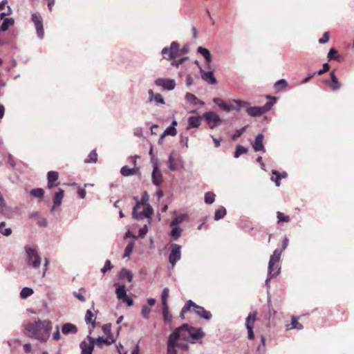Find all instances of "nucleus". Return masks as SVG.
Masks as SVG:
<instances>
[{"label":"nucleus","instance_id":"obj_1","mask_svg":"<svg viewBox=\"0 0 354 354\" xmlns=\"http://www.w3.org/2000/svg\"><path fill=\"white\" fill-rule=\"evenodd\" d=\"M24 333L30 338L41 342H46L50 337L53 329V323L48 319H35L34 322H28L24 324Z\"/></svg>","mask_w":354,"mask_h":354},{"label":"nucleus","instance_id":"obj_2","mask_svg":"<svg viewBox=\"0 0 354 354\" xmlns=\"http://www.w3.org/2000/svg\"><path fill=\"white\" fill-rule=\"evenodd\" d=\"M281 250L276 249L273 254L270 256L268 268V277L266 280V286H267L268 289L270 288V278L277 277L280 272L281 268L279 265V261L281 255Z\"/></svg>","mask_w":354,"mask_h":354},{"label":"nucleus","instance_id":"obj_3","mask_svg":"<svg viewBox=\"0 0 354 354\" xmlns=\"http://www.w3.org/2000/svg\"><path fill=\"white\" fill-rule=\"evenodd\" d=\"M24 250L27 265L34 269H38L41 266V258L37 249L31 245H26Z\"/></svg>","mask_w":354,"mask_h":354},{"label":"nucleus","instance_id":"obj_4","mask_svg":"<svg viewBox=\"0 0 354 354\" xmlns=\"http://www.w3.org/2000/svg\"><path fill=\"white\" fill-rule=\"evenodd\" d=\"M193 308L194 312L201 318L209 320L212 318V313L206 310L203 306H198L192 300H188L183 306V312H188Z\"/></svg>","mask_w":354,"mask_h":354},{"label":"nucleus","instance_id":"obj_5","mask_svg":"<svg viewBox=\"0 0 354 354\" xmlns=\"http://www.w3.org/2000/svg\"><path fill=\"white\" fill-rule=\"evenodd\" d=\"M176 329H179L178 334L180 335V337L185 338L183 335L184 332H187L188 335L194 340L203 338L205 336V333L202 328H195L192 326H189L187 324H184Z\"/></svg>","mask_w":354,"mask_h":354},{"label":"nucleus","instance_id":"obj_6","mask_svg":"<svg viewBox=\"0 0 354 354\" xmlns=\"http://www.w3.org/2000/svg\"><path fill=\"white\" fill-rule=\"evenodd\" d=\"M179 44L177 41H172L170 46L165 47L162 50V55L164 59L173 60L180 56Z\"/></svg>","mask_w":354,"mask_h":354},{"label":"nucleus","instance_id":"obj_7","mask_svg":"<svg viewBox=\"0 0 354 354\" xmlns=\"http://www.w3.org/2000/svg\"><path fill=\"white\" fill-rule=\"evenodd\" d=\"M145 206L144 209L141 212H138V210L140 209V206L139 204H136L133 208L132 216L133 218L136 220L140 221L143 219L144 218H150L153 212V209L149 204L143 205Z\"/></svg>","mask_w":354,"mask_h":354},{"label":"nucleus","instance_id":"obj_8","mask_svg":"<svg viewBox=\"0 0 354 354\" xmlns=\"http://www.w3.org/2000/svg\"><path fill=\"white\" fill-rule=\"evenodd\" d=\"M179 329H175L169 336L167 343V354H177V341L180 338Z\"/></svg>","mask_w":354,"mask_h":354},{"label":"nucleus","instance_id":"obj_9","mask_svg":"<svg viewBox=\"0 0 354 354\" xmlns=\"http://www.w3.org/2000/svg\"><path fill=\"white\" fill-rule=\"evenodd\" d=\"M181 259V246L180 245L172 243L170 245V254L168 261L173 268L176 262Z\"/></svg>","mask_w":354,"mask_h":354},{"label":"nucleus","instance_id":"obj_10","mask_svg":"<svg viewBox=\"0 0 354 354\" xmlns=\"http://www.w3.org/2000/svg\"><path fill=\"white\" fill-rule=\"evenodd\" d=\"M209 125L210 129H214L219 125L221 122V119L219 115L214 111H207L203 113V116Z\"/></svg>","mask_w":354,"mask_h":354},{"label":"nucleus","instance_id":"obj_11","mask_svg":"<svg viewBox=\"0 0 354 354\" xmlns=\"http://www.w3.org/2000/svg\"><path fill=\"white\" fill-rule=\"evenodd\" d=\"M154 83L157 86L162 87L166 91H172L176 87V82L174 79L158 78Z\"/></svg>","mask_w":354,"mask_h":354},{"label":"nucleus","instance_id":"obj_12","mask_svg":"<svg viewBox=\"0 0 354 354\" xmlns=\"http://www.w3.org/2000/svg\"><path fill=\"white\" fill-rule=\"evenodd\" d=\"M87 339L88 342L84 340L80 343L81 354H92L93 353L95 342V338L88 335Z\"/></svg>","mask_w":354,"mask_h":354},{"label":"nucleus","instance_id":"obj_13","mask_svg":"<svg viewBox=\"0 0 354 354\" xmlns=\"http://www.w3.org/2000/svg\"><path fill=\"white\" fill-rule=\"evenodd\" d=\"M32 21H33V23L35 24L37 37L39 39H43L44 36V32L43 21H42L41 17L39 15H38L37 14L33 13L32 15Z\"/></svg>","mask_w":354,"mask_h":354},{"label":"nucleus","instance_id":"obj_14","mask_svg":"<svg viewBox=\"0 0 354 354\" xmlns=\"http://www.w3.org/2000/svg\"><path fill=\"white\" fill-rule=\"evenodd\" d=\"M263 135L262 133H259L252 143V147L255 151H263L265 152L266 149L263 144Z\"/></svg>","mask_w":354,"mask_h":354},{"label":"nucleus","instance_id":"obj_15","mask_svg":"<svg viewBox=\"0 0 354 354\" xmlns=\"http://www.w3.org/2000/svg\"><path fill=\"white\" fill-rule=\"evenodd\" d=\"M200 72L201 77L204 81L209 82L210 84H215L217 82L216 79L214 76L213 72L205 71L201 67H200Z\"/></svg>","mask_w":354,"mask_h":354},{"label":"nucleus","instance_id":"obj_16","mask_svg":"<svg viewBox=\"0 0 354 354\" xmlns=\"http://www.w3.org/2000/svg\"><path fill=\"white\" fill-rule=\"evenodd\" d=\"M152 183L156 186H160L162 183V174L160 169L153 170L151 174Z\"/></svg>","mask_w":354,"mask_h":354},{"label":"nucleus","instance_id":"obj_17","mask_svg":"<svg viewBox=\"0 0 354 354\" xmlns=\"http://www.w3.org/2000/svg\"><path fill=\"white\" fill-rule=\"evenodd\" d=\"M62 332L64 335L75 334L77 332V328L71 323H66L62 326Z\"/></svg>","mask_w":354,"mask_h":354},{"label":"nucleus","instance_id":"obj_18","mask_svg":"<svg viewBox=\"0 0 354 354\" xmlns=\"http://www.w3.org/2000/svg\"><path fill=\"white\" fill-rule=\"evenodd\" d=\"M185 100L187 102L194 104V105H199L203 106L204 105V102L199 99H198L194 94L191 93H187L185 96Z\"/></svg>","mask_w":354,"mask_h":354},{"label":"nucleus","instance_id":"obj_19","mask_svg":"<svg viewBox=\"0 0 354 354\" xmlns=\"http://www.w3.org/2000/svg\"><path fill=\"white\" fill-rule=\"evenodd\" d=\"M197 52L205 58V61L207 63L208 68H209V64L212 62V55L210 54L209 50L205 48L199 46L197 48Z\"/></svg>","mask_w":354,"mask_h":354},{"label":"nucleus","instance_id":"obj_20","mask_svg":"<svg viewBox=\"0 0 354 354\" xmlns=\"http://www.w3.org/2000/svg\"><path fill=\"white\" fill-rule=\"evenodd\" d=\"M201 122V116H191L188 118L187 129L198 128Z\"/></svg>","mask_w":354,"mask_h":354},{"label":"nucleus","instance_id":"obj_21","mask_svg":"<svg viewBox=\"0 0 354 354\" xmlns=\"http://www.w3.org/2000/svg\"><path fill=\"white\" fill-rule=\"evenodd\" d=\"M119 277L120 279H126L128 282H131L133 280V273L127 268L121 269L119 274Z\"/></svg>","mask_w":354,"mask_h":354},{"label":"nucleus","instance_id":"obj_22","mask_svg":"<svg viewBox=\"0 0 354 354\" xmlns=\"http://www.w3.org/2000/svg\"><path fill=\"white\" fill-rule=\"evenodd\" d=\"M246 111L248 114L252 117H258L263 114L260 106L248 107Z\"/></svg>","mask_w":354,"mask_h":354},{"label":"nucleus","instance_id":"obj_23","mask_svg":"<svg viewBox=\"0 0 354 354\" xmlns=\"http://www.w3.org/2000/svg\"><path fill=\"white\" fill-rule=\"evenodd\" d=\"M257 312H253L252 313H250L249 315L247 317L245 320V327L247 329H248V327H251L253 328L255 320L257 319Z\"/></svg>","mask_w":354,"mask_h":354},{"label":"nucleus","instance_id":"obj_24","mask_svg":"<svg viewBox=\"0 0 354 354\" xmlns=\"http://www.w3.org/2000/svg\"><path fill=\"white\" fill-rule=\"evenodd\" d=\"M115 294L117 295V298L119 300H121L125 296H127V290L124 285H118L115 288Z\"/></svg>","mask_w":354,"mask_h":354},{"label":"nucleus","instance_id":"obj_25","mask_svg":"<svg viewBox=\"0 0 354 354\" xmlns=\"http://www.w3.org/2000/svg\"><path fill=\"white\" fill-rule=\"evenodd\" d=\"M64 197V190L59 189L58 192L55 194L53 197L54 206H59L62 203Z\"/></svg>","mask_w":354,"mask_h":354},{"label":"nucleus","instance_id":"obj_26","mask_svg":"<svg viewBox=\"0 0 354 354\" xmlns=\"http://www.w3.org/2000/svg\"><path fill=\"white\" fill-rule=\"evenodd\" d=\"M172 227L170 232V236L174 241H176L180 236L183 232V229L178 226H171Z\"/></svg>","mask_w":354,"mask_h":354},{"label":"nucleus","instance_id":"obj_27","mask_svg":"<svg viewBox=\"0 0 354 354\" xmlns=\"http://www.w3.org/2000/svg\"><path fill=\"white\" fill-rule=\"evenodd\" d=\"M330 75L331 81L333 82V84L330 86L331 89L333 91H337L338 89H339L341 84L339 82L337 77L335 76V72L331 71L330 73Z\"/></svg>","mask_w":354,"mask_h":354},{"label":"nucleus","instance_id":"obj_28","mask_svg":"<svg viewBox=\"0 0 354 354\" xmlns=\"http://www.w3.org/2000/svg\"><path fill=\"white\" fill-rule=\"evenodd\" d=\"M14 23L15 21L12 18L5 19L1 26L0 32L6 31L10 26L14 24Z\"/></svg>","mask_w":354,"mask_h":354},{"label":"nucleus","instance_id":"obj_29","mask_svg":"<svg viewBox=\"0 0 354 354\" xmlns=\"http://www.w3.org/2000/svg\"><path fill=\"white\" fill-rule=\"evenodd\" d=\"M162 316L165 322L169 323L172 320V316L169 314L168 305H162Z\"/></svg>","mask_w":354,"mask_h":354},{"label":"nucleus","instance_id":"obj_30","mask_svg":"<svg viewBox=\"0 0 354 354\" xmlns=\"http://www.w3.org/2000/svg\"><path fill=\"white\" fill-rule=\"evenodd\" d=\"M187 218V215L185 214H180L179 216L174 218L170 223V226H178L179 224L183 223L185 218Z\"/></svg>","mask_w":354,"mask_h":354},{"label":"nucleus","instance_id":"obj_31","mask_svg":"<svg viewBox=\"0 0 354 354\" xmlns=\"http://www.w3.org/2000/svg\"><path fill=\"white\" fill-rule=\"evenodd\" d=\"M136 170L134 168H129L127 166H123L120 169V174L123 176H129L135 174Z\"/></svg>","mask_w":354,"mask_h":354},{"label":"nucleus","instance_id":"obj_32","mask_svg":"<svg viewBox=\"0 0 354 354\" xmlns=\"http://www.w3.org/2000/svg\"><path fill=\"white\" fill-rule=\"evenodd\" d=\"M34 291L32 288L29 287H25L22 288L20 292V297L21 299H26L33 294Z\"/></svg>","mask_w":354,"mask_h":354},{"label":"nucleus","instance_id":"obj_33","mask_svg":"<svg viewBox=\"0 0 354 354\" xmlns=\"http://www.w3.org/2000/svg\"><path fill=\"white\" fill-rule=\"evenodd\" d=\"M6 223H0V233L6 236H8L12 234V229L10 227H6Z\"/></svg>","mask_w":354,"mask_h":354},{"label":"nucleus","instance_id":"obj_34","mask_svg":"<svg viewBox=\"0 0 354 354\" xmlns=\"http://www.w3.org/2000/svg\"><path fill=\"white\" fill-rule=\"evenodd\" d=\"M226 213H227L226 209L223 207H221V208H219L218 209H217L215 212L214 220L218 221V220L223 218L225 216Z\"/></svg>","mask_w":354,"mask_h":354},{"label":"nucleus","instance_id":"obj_35","mask_svg":"<svg viewBox=\"0 0 354 354\" xmlns=\"http://www.w3.org/2000/svg\"><path fill=\"white\" fill-rule=\"evenodd\" d=\"M291 327H289L288 326H287V330H289L290 329H293V328H296V329H298V330H301L303 329V326L301 324H300L297 319H296V317H293L292 318V322H291Z\"/></svg>","mask_w":354,"mask_h":354},{"label":"nucleus","instance_id":"obj_36","mask_svg":"<svg viewBox=\"0 0 354 354\" xmlns=\"http://www.w3.org/2000/svg\"><path fill=\"white\" fill-rule=\"evenodd\" d=\"M175 158L174 157V153H171L169 154L168 160H167V165L169 167V170L174 171L177 169L176 167L174 165Z\"/></svg>","mask_w":354,"mask_h":354},{"label":"nucleus","instance_id":"obj_37","mask_svg":"<svg viewBox=\"0 0 354 354\" xmlns=\"http://www.w3.org/2000/svg\"><path fill=\"white\" fill-rule=\"evenodd\" d=\"M215 197H216V195L213 192H207L205 194V198H204L205 203L212 204L215 201Z\"/></svg>","mask_w":354,"mask_h":354},{"label":"nucleus","instance_id":"obj_38","mask_svg":"<svg viewBox=\"0 0 354 354\" xmlns=\"http://www.w3.org/2000/svg\"><path fill=\"white\" fill-rule=\"evenodd\" d=\"M248 152V149L241 145H237L236 147V151L234 152V158H238L241 154Z\"/></svg>","mask_w":354,"mask_h":354},{"label":"nucleus","instance_id":"obj_39","mask_svg":"<svg viewBox=\"0 0 354 354\" xmlns=\"http://www.w3.org/2000/svg\"><path fill=\"white\" fill-rule=\"evenodd\" d=\"M44 192L41 188L32 189L30 190V194L38 198H41L44 196Z\"/></svg>","mask_w":354,"mask_h":354},{"label":"nucleus","instance_id":"obj_40","mask_svg":"<svg viewBox=\"0 0 354 354\" xmlns=\"http://www.w3.org/2000/svg\"><path fill=\"white\" fill-rule=\"evenodd\" d=\"M133 247H134L133 241H131L127 244V245L126 246L125 250H124L123 258L129 257L130 256V254H131V252L133 251Z\"/></svg>","mask_w":354,"mask_h":354},{"label":"nucleus","instance_id":"obj_41","mask_svg":"<svg viewBox=\"0 0 354 354\" xmlns=\"http://www.w3.org/2000/svg\"><path fill=\"white\" fill-rule=\"evenodd\" d=\"M287 85H288L287 82L285 80L281 79L280 80H278L277 82H275L274 88L277 91H281V90L285 88L287 86Z\"/></svg>","mask_w":354,"mask_h":354},{"label":"nucleus","instance_id":"obj_42","mask_svg":"<svg viewBox=\"0 0 354 354\" xmlns=\"http://www.w3.org/2000/svg\"><path fill=\"white\" fill-rule=\"evenodd\" d=\"M169 289L168 288H165L162 290V295H161V300H162V305H168L167 304V298L169 296Z\"/></svg>","mask_w":354,"mask_h":354},{"label":"nucleus","instance_id":"obj_43","mask_svg":"<svg viewBox=\"0 0 354 354\" xmlns=\"http://www.w3.org/2000/svg\"><path fill=\"white\" fill-rule=\"evenodd\" d=\"M272 174L275 176V177L272 176L271 180L275 182V185L277 187L280 186V181H281V174L279 171L277 170H272Z\"/></svg>","mask_w":354,"mask_h":354},{"label":"nucleus","instance_id":"obj_44","mask_svg":"<svg viewBox=\"0 0 354 354\" xmlns=\"http://www.w3.org/2000/svg\"><path fill=\"white\" fill-rule=\"evenodd\" d=\"M58 173L57 171H50L48 172L47 179L48 181L55 183L58 179Z\"/></svg>","mask_w":354,"mask_h":354},{"label":"nucleus","instance_id":"obj_45","mask_svg":"<svg viewBox=\"0 0 354 354\" xmlns=\"http://www.w3.org/2000/svg\"><path fill=\"white\" fill-rule=\"evenodd\" d=\"M177 133L176 129L173 127H168L163 132V136H175Z\"/></svg>","mask_w":354,"mask_h":354},{"label":"nucleus","instance_id":"obj_46","mask_svg":"<svg viewBox=\"0 0 354 354\" xmlns=\"http://www.w3.org/2000/svg\"><path fill=\"white\" fill-rule=\"evenodd\" d=\"M149 196L147 192H144L142 193V195L140 201H137L136 204H139V206H140L141 205L149 204L147 203L148 201H149Z\"/></svg>","mask_w":354,"mask_h":354},{"label":"nucleus","instance_id":"obj_47","mask_svg":"<svg viewBox=\"0 0 354 354\" xmlns=\"http://www.w3.org/2000/svg\"><path fill=\"white\" fill-rule=\"evenodd\" d=\"M151 313V308L147 305H144L142 307L141 314L145 319H149Z\"/></svg>","mask_w":354,"mask_h":354},{"label":"nucleus","instance_id":"obj_48","mask_svg":"<svg viewBox=\"0 0 354 354\" xmlns=\"http://www.w3.org/2000/svg\"><path fill=\"white\" fill-rule=\"evenodd\" d=\"M97 160V154L95 151H92L88 155V159L86 160V162H96Z\"/></svg>","mask_w":354,"mask_h":354},{"label":"nucleus","instance_id":"obj_49","mask_svg":"<svg viewBox=\"0 0 354 354\" xmlns=\"http://www.w3.org/2000/svg\"><path fill=\"white\" fill-rule=\"evenodd\" d=\"M219 108H221V109H223V111H226V112H230L233 109V106L231 105V104H229L225 102H221L219 104Z\"/></svg>","mask_w":354,"mask_h":354},{"label":"nucleus","instance_id":"obj_50","mask_svg":"<svg viewBox=\"0 0 354 354\" xmlns=\"http://www.w3.org/2000/svg\"><path fill=\"white\" fill-rule=\"evenodd\" d=\"M246 129V127H243L240 129L236 131V132L232 136V139L233 140H236L238 138L241 137L242 134L245 132Z\"/></svg>","mask_w":354,"mask_h":354},{"label":"nucleus","instance_id":"obj_51","mask_svg":"<svg viewBox=\"0 0 354 354\" xmlns=\"http://www.w3.org/2000/svg\"><path fill=\"white\" fill-rule=\"evenodd\" d=\"M277 217L278 218V222H288L290 221V218L288 216H285L283 213L280 212H277Z\"/></svg>","mask_w":354,"mask_h":354},{"label":"nucleus","instance_id":"obj_52","mask_svg":"<svg viewBox=\"0 0 354 354\" xmlns=\"http://www.w3.org/2000/svg\"><path fill=\"white\" fill-rule=\"evenodd\" d=\"M152 102H155L156 103L160 104H164L165 103L164 98L160 93H156V95L152 99Z\"/></svg>","mask_w":354,"mask_h":354},{"label":"nucleus","instance_id":"obj_53","mask_svg":"<svg viewBox=\"0 0 354 354\" xmlns=\"http://www.w3.org/2000/svg\"><path fill=\"white\" fill-rule=\"evenodd\" d=\"M112 269V266L111 261L109 260H106L105 261L104 266L101 269V272L102 273H106L107 271H109Z\"/></svg>","mask_w":354,"mask_h":354},{"label":"nucleus","instance_id":"obj_54","mask_svg":"<svg viewBox=\"0 0 354 354\" xmlns=\"http://www.w3.org/2000/svg\"><path fill=\"white\" fill-rule=\"evenodd\" d=\"M94 317L93 313L90 310H87L85 316V321L87 324L93 322V317Z\"/></svg>","mask_w":354,"mask_h":354},{"label":"nucleus","instance_id":"obj_55","mask_svg":"<svg viewBox=\"0 0 354 354\" xmlns=\"http://www.w3.org/2000/svg\"><path fill=\"white\" fill-rule=\"evenodd\" d=\"M53 339L55 341H58L61 339V335L59 332V327L58 325L55 326V331L53 334Z\"/></svg>","mask_w":354,"mask_h":354},{"label":"nucleus","instance_id":"obj_56","mask_svg":"<svg viewBox=\"0 0 354 354\" xmlns=\"http://www.w3.org/2000/svg\"><path fill=\"white\" fill-rule=\"evenodd\" d=\"M104 339H105L104 340V344H105L106 345H110V344L114 343L115 341V338L113 337V336L111 333L107 335V337L104 338Z\"/></svg>","mask_w":354,"mask_h":354},{"label":"nucleus","instance_id":"obj_57","mask_svg":"<svg viewBox=\"0 0 354 354\" xmlns=\"http://www.w3.org/2000/svg\"><path fill=\"white\" fill-rule=\"evenodd\" d=\"M123 303H125L127 306H131L133 305V300L128 295L125 296L121 299Z\"/></svg>","mask_w":354,"mask_h":354},{"label":"nucleus","instance_id":"obj_58","mask_svg":"<svg viewBox=\"0 0 354 354\" xmlns=\"http://www.w3.org/2000/svg\"><path fill=\"white\" fill-rule=\"evenodd\" d=\"M272 106H273L272 102H267L263 106H260L262 113L270 111Z\"/></svg>","mask_w":354,"mask_h":354},{"label":"nucleus","instance_id":"obj_59","mask_svg":"<svg viewBox=\"0 0 354 354\" xmlns=\"http://www.w3.org/2000/svg\"><path fill=\"white\" fill-rule=\"evenodd\" d=\"M151 161L153 164V170H158V169H159V160L158 158H154V157H151Z\"/></svg>","mask_w":354,"mask_h":354},{"label":"nucleus","instance_id":"obj_60","mask_svg":"<svg viewBox=\"0 0 354 354\" xmlns=\"http://www.w3.org/2000/svg\"><path fill=\"white\" fill-rule=\"evenodd\" d=\"M337 53V51L335 48H332L330 49L327 56L330 59H338L339 56H337V57L334 56V55H335Z\"/></svg>","mask_w":354,"mask_h":354},{"label":"nucleus","instance_id":"obj_61","mask_svg":"<svg viewBox=\"0 0 354 354\" xmlns=\"http://www.w3.org/2000/svg\"><path fill=\"white\" fill-rule=\"evenodd\" d=\"M328 40H329V33H328V32H326L324 33L322 37L319 39V44H326L328 41Z\"/></svg>","mask_w":354,"mask_h":354},{"label":"nucleus","instance_id":"obj_62","mask_svg":"<svg viewBox=\"0 0 354 354\" xmlns=\"http://www.w3.org/2000/svg\"><path fill=\"white\" fill-rule=\"evenodd\" d=\"M330 68L329 64L328 63H325L323 64V67L322 69L319 70L317 71V74L319 75H321L324 74V73L327 72Z\"/></svg>","mask_w":354,"mask_h":354},{"label":"nucleus","instance_id":"obj_63","mask_svg":"<svg viewBox=\"0 0 354 354\" xmlns=\"http://www.w3.org/2000/svg\"><path fill=\"white\" fill-rule=\"evenodd\" d=\"M232 102L238 105H241V107H245L246 109L248 107V102H247L240 100H233Z\"/></svg>","mask_w":354,"mask_h":354},{"label":"nucleus","instance_id":"obj_64","mask_svg":"<svg viewBox=\"0 0 354 354\" xmlns=\"http://www.w3.org/2000/svg\"><path fill=\"white\" fill-rule=\"evenodd\" d=\"M149 228L147 225H145L142 228L139 230V236H144L148 232Z\"/></svg>","mask_w":354,"mask_h":354}]
</instances>
